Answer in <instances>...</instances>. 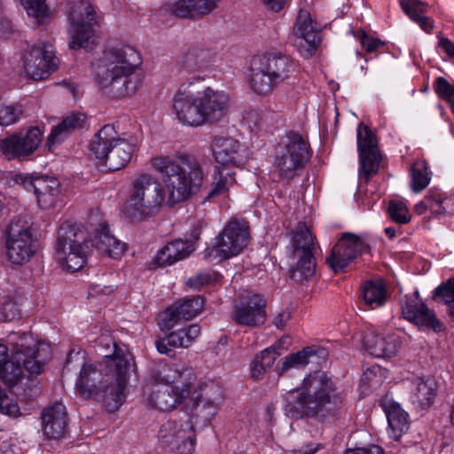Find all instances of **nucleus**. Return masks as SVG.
I'll return each instance as SVG.
<instances>
[{
	"instance_id": "f257e3e1",
	"label": "nucleus",
	"mask_w": 454,
	"mask_h": 454,
	"mask_svg": "<svg viewBox=\"0 0 454 454\" xmlns=\"http://www.w3.org/2000/svg\"><path fill=\"white\" fill-rule=\"evenodd\" d=\"M149 164L161 176L163 184L149 173L138 174L132 179L124 210L133 219L153 216L165 204L173 207L189 199L202 185L201 166L187 154L154 156Z\"/></svg>"
},
{
	"instance_id": "f03ea898",
	"label": "nucleus",
	"mask_w": 454,
	"mask_h": 454,
	"mask_svg": "<svg viewBox=\"0 0 454 454\" xmlns=\"http://www.w3.org/2000/svg\"><path fill=\"white\" fill-rule=\"evenodd\" d=\"M129 358L115 352L106 356L98 363H83L75 380V389L80 396L104 403L114 412L126 400V388L129 380Z\"/></svg>"
},
{
	"instance_id": "7ed1b4c3",
	"label": "nucleus",
	"mask_w": 454,
	"mask_h": 454,
	"mask_svg": "<svg viewBox=\"0 0 454 454\" xmlns=\"http://www.w3.org/2000/svg\"><path fill=\"white\" fill-rule=\"evenodd\" d=\"M283 402L284 411L290 418L323 420L341 407L342 397L327 373L316 371L305 377L299 387L286 393Z\"/></svg>"
},
{
	"instance_id": "20e7f679",
	"label": "nucleus",
	"mask_w": 454,
	"mask_h": 454,
	"mask_svg": "<svg viewBox=\"0 0 454 454\" xmlns=\"http://www.w3.org/2000/svg\"><path fill=\"white\" fill-rule=\"evenodd\" d=\"M200 77L183 84L173 95V111L183 125L197 128L222 121L229 112V95L211 87L199 90Z\"/></svg>"
},
{
	"instance_id": "39448f33",
	"label": "nucleus",
	"mask_w": 454,
	"mask_h": 454,
	"mask_svg": "<svg viewBox=\"0 0 454 454\" xmlns=\"http://www.w3.org/2000/svg\"><path fill=\"white\" fill-rule=\"evenodd\" d=\"M140 64L139 53L130 46L106 51L94 66L95 82L111 98L131 97L143 84Z\"/></svg>"
},
{
	"instance_id": "423d86ee",
	"label": "nucleus",
	"mask_w": 454,
	"mask_h": 454,
	"mask_svg": "<svg viewBox=\"0 0 454 454\" xmlns=\"http://www.w3.org/2000/svg\"><path fill=\"white\" fill-rule=\"evenodd\" d=\"M137 146V139L127 134L120 135L114 125H105L91 139L90 153L111 171L126 167Z\"/></svg>"
},
{
	"instance_id": "0eeeda50",
	"label": "nucleus",
	"mask_w": 454,
	"mask_h": 454,
	"mask_svg": "<svg viewBox=\"0 0 454 454\" xmlns=\"http://www.w3.org/2000/svg\"><path fill=\"white\" fill-rule=\"evenodd\" d=\"M88 248L85 233L80 225L65 222L59 226L55 256L64 270L74 272L81 270L86 263Z\"/></svg>"
},
{
	"instance_id": "6e6552de",
	"label": "nucleus",
	"mask_w": 454,
	"mask_h": 454,
	"mask_svg": "<svg viewBox=\"0 0 454 454\" xmlns=\"http://www.w3.org/2000/svg\"><path fill=\"white\" fill-rule=\"evenodd\" d=\"M309 145L301 136L291 133L279 144L273 163L274 171L282 178L293 179L310 158Z\"/></svg>"
},
{
	"instance_id": "1a4fd4ad",
	"label": "nucleus",
	"mask_w": 454,
	"mask_h": 454,
	"mask_svg": "<svg viewBox=\"0 0 454 454\" xmlns=\"http://www.w3.org/2000/svg\"><path fill=\"white\" fill-rule=\"evenodd\" d=\"M153 380L170 389L173 396L186 407L191 405L194 398H198L195 395L197 377L191 367L184 364L164 365L153 374Z\"/></svg>"
},
{
	"instance_id": "9d476101",
	"label": "nucleus",
	"mask_w": 454,
	"mask_h": 454,
	"mask_svg": "<svg viewBox=\"0 0 454 454\" xmlns=\"http://www.w3.org/2000/svg\"><path fill=\"white\" fill-rule=\"evenodd\" d=\"M248 241L247 224L241 221H231L205 250V257L211 262L234 257L244 250Z\"/></svg>"
},
{
	"instance_id": "9b49d317",
	"label": "nucleus",
	"mask_w": 454,
	"mask_h": 454,
	"mask_svg": "<svg viewBox=\"0 0 454 454\" xmlns=\"http://www.w3.org/2000/svg\"><path fill=\"white\" fill-rule=\"evenodd\" d=\"M31 226L27 216L14 217L10 223L6 232V254L12 262L22 264L34 256L35 246Z\"/></svg>"
},
{
	"instance_id": "f8f14e48",
	"label": "nucleus",
	"mask_w": 454,
	"mask_h": 454,
	"mask_svg": "<svg viewBox=\"0 0 454 454\" xmlns=\"http://www.w3.org/2000/svg\"><path fill=\"white\" fill-rule=\"evenodd\" d=\"M314 239L309 226L304 223H299L293 231L294 256L298 261L292 270L291 278L296 282L308 280L316 273V262L312 253Z\"/></svg>"
},
{
	"instance_id": "ddd939ff",
	"label": "nucleus",
	"mask_w": 454,
	"mask_h": 454,
	"mask_svg": "<svg viewBox=\"0 0 454 454\" xmlns=\"http://www.w3.org/2000/svg\"><path fill=\"white\" fill-rule=\"evenodd\" d=\"M69 46L71 49H87L90 39L94 36V27L97 24L93 6L87 1L74 3L68 10Z\"/></svg>"
},
{
	"instance_id": "4468645a",
	"label": "nucleus",
	"mask_w": 454,
	"mask_h": 454,
	"mask_svg": "<svg viewBox=\"0 0 454 454\" xmlns=\"http://www.w3.org/2000/svg\"><path fill=\"white\" fill-rule=\"evenodd\" d=\"M160 443L178 454H192L196 444V432L189 418L170 419L160 428Z\"/></svg>"
},
{
	"instance_id": "2eb2a0df",
	"label": "nucleus",
	"mask_w": 454,
	"mask_h": 454,
	"mask_svg": "<svg viewBox=\"0 0 454 454\" xmlns=\"http://www.w3.org/2000/svg\"><path fill=\"white\" fill-rule=\"evenodd\" d=\"M9 184L21 185L27 192H32L41 208L53 207L60 193L59 181L51 176H32L23 173H11Z\"/></svg>"
},
{
	"instance_id": "dca6fc26",
	"label": "nucleus",
	"mask_w": 454,
	"mask_h": 454,
	"mask_svg": "<svg viewBox=\"0 0 454 454\" xmlns=\"http://www.w3.org/2000/svg\"><path fill=\"white\" fill-rule=\"evenodd\" d=\"M58 67L53 45L41 43L27 49L23 57V67L27 76L34 80L47 78Z\"/></svg>"
},
{
	"instance_id": "f3484780",
	"label": "nucleus",
	"mask_w": 454,
	"mask_h": 454,
	"mask_svg": "<svg viewBox=\"0 0 454 454\" xmlns=\"http://www.w3.org/2000/svg\"><path fill=\"white\" fill-rule=\"evenodd\" d=\"M357 150L359 154V176L368 182L370 176L378 173L381 155L377 139L371 129L360 123L357 128Z\"/></svg>"
},
{
	"instance_id": "a211bd4d",
	"label": "nucleus",
	"mask_w": 454,
	"mask_h": 454,
	"mask_svg": "<svg viewBox=\"0 0 454 454\" xmlns=\"http://www.w3.org/2000/svg\"><path fill=\"white\" fill-rule=\"evenodd\" d=\"M367 249L368 246L361 237L352 233H345L327 256V264L333 271L338 273Z\"/></svg>"
},
{
	"instance_id": "6ab92c4d",
	"label": "nucleus",
	"mask_w": 454,
	"mask_h": 454,
	"mask_svg": "<svg viewBox=\"0 0 454 454\" xmlns=\"http://www.w3.org/2000/svg\"><path fill=\"white\" fill-rule=\"evenodd\" d=\"M319 25L309 12L301 9L294 25V44L304 58H309L317 50L319 39Z\"/></svg>"
},
{
	"instance_id": "aec40b11",
	"label": "nucleus",
	"mask_w": 454,
	"mask_h": 454,
	"mask_svg": "<svg viewBox=\"0 0 454 454\" xmlns=\"http://www.w3.org/2000/svg\"><path fill=\"white\" fill-rule=\"evenodd\" d=\"M401 309L403 318L419 327L432 329L436 333L443 330L442 323L437 318L434 311L425 304L419 297V291L402 299Z\"/></svg>"
},
{
	"instance_id": "412c9836",
	"label": "nucleus",
	"mask_w": 454,
	"mask_h": 454,
	"mask_svg": "<svg viewBox=\"0 0 454 454\" xmlns=\"http://www.w3.org/2000/svg\"><path fill=\"white\" fill-rule=\"evenodd\" d=\"M212 150L215 161L221 168H242L248 160V149L238 140L231 137H215Z\"/></svg>"
},
{
	"instance_id": "4be33fe9",
	"label": "nucleus",
	"mask_w": 454,
	"mask_h": 454,
	"mask_svg": "<svg viewBox=\"0 0 454 454\" xmlns=\"http://www.w3.org/2000/svg\"><path fill=\"white\" fill-rule=\"evenodd\" d=\"M42 138V130L38 127H32L26 133L0 139V152L8 159L26 157L39 147Z\"/></svg>"
},
{
	"instance_id": "5701e85b",
	"label": "nucleus",
	"mask_w": 454,
	"mask_h": 454,
	"mask_svg": "<svg viewBox=\"0 0 454 454\" xmlns=\"http://www.w3.org/2000/svg\"><path fill=\"white\" fill-rule=\"evenodd\" d=\"M204 306V300L200 296L184 299L179 304L169 307L159 315V325L161 330L168 331L181 324L198 316Z\"/></svg>"
},
{
	"instance_id": "b1692460",
	"label": "nucleus",
	"mask_w": 454,
	"mask_h": 454,
	"mask_svg": "<svg viewBox=\"0 0 454 454\" xmlns=\"http://www.w3.org/2000/svg\"><path fill=\"white\" fill-rule=\"evenodd\" d=\"M266 302L259 294L244 298L236 305L232 318L242 326L257 327L263 325L267 318Z\"/></svg>"
},
{
	"instance_id": "393cba45",
	"label": "nucleus",
	"mask_w": 454,
	"mask_h": 454,
	"mask_svg": "<svg viewBox=\"0 0 454 454\" xmlns=\"http://www.w3.org/2000/svg\"><path fill=\"white\" fill-rule=\"evenodd\" d=\"M400 337L395 333H377L368 331L363 338L364 348L377 357L395 356L401 347Z\"/></svg>"
},
{
	"instance_id": "a878e982",
	"label": "nucleus",
	"mask_w": 454,
	"mask_h": 454,
	"mask_svg": "<svg viewBox=\"0 0 454 454\" xmlns=\"http://www.w3.org/2000/svg\"><path fill=\"white\" fill-rule=\"evenodd\" d=\"M200 326L197 324H191L182 328L176 329L169 333L165 339L156 341L157 350L160 354L172 356L173 348H188L200 334Z\"/></svg>"
},
{
	"instance_id": "bb28decb",
	"label": "nucleus",
	"mask_w": 454,
	"mask_h": 454,
	"mask_svg": "<svg viewBox=\"0 0 454 454\" xmlns=\"http://www.w3.org/2000/svg\"><path fill=\"white\" fill-rule=\"evenodd\" d=\"M43 434L50 439H59L66 432L67 413L61 403L46 408L42 416Z\"/></svg>"
},
{
	"instance_id": "cd10ccee",
	"label": "nucleus",
	"mask_w": 454,
	"mask_h": 454,
	"mask_svg": "<svg viewBox=\"0 0 454 454\" xmlns=\"http://www.w3.org/2000/svg\"><path fill=\"white\" fill-rule=\"evenodd\" d=\"M194 250V244L189 240L176 239L160 249L153 258L155 267L170 266L188 257Z\"/></svg>"
},
{
	"instance_id": "c85d7f7f",
	"label": "nucleus",
	"mask_w": 454,
	"mask_h": 454,
	"mask_svg": "<svg viewBox=\"0 0 454 454\" xmlns=\"http://www.w3.org/2000/svg\"><path fill=\"white\" fill-rule=\"evenodd\" d=\"M256 60L277 83L289 78L294 72V64L286 56L277 53L263 55Z\"/></svg>"
},
{
	"instance_id": "c756f323",
	"label": "nucleus",
	"mask_w": 454,
	"mask_h": 454,
	"mask_svg": "<svg viewBox=\"0 0 454 454\" xmlns=\"http://www.w3.org/2000/svg\"><path fill=\"white\" fill-rule=\"evenodd\" d=\"M145 394L147 396L148 404L160 411H168L182 405L176 396H173L171 390L161 383L154 382L153 376L145 387Z\"/></svg>"
},
{
	"instance_id": "7c9ffc66",
	"label": "nucleus",
	"mask_w": 454,
	"mask_h": 454,
	"mask_svg": "<svg viewBox=\"0 0 454 454\" xmlns=\"http://www.w3.org/2000/svg\"><path fill=\"white\" fill-rule=\"evenodd\" d=\"M437 395V384L432 377L416 378L411 383V401L419 408L433 404Z\"/></svg>"
},
{
	"instance_id": "2f4dec72",
	"label": "nucleus",
	"mask_w": 454,
	"mask_h": 454,
	"mask_svg": "<svg viewBox=\"0 0 454 454\" xmlns=\"http://www.w3.org/2000/svg\"><path fill=\"white\" fill-rule=\"evenodd\" d=\"M86 122V115L82 113H72L67 115L57 126L53 127L49 137L47 145L51 147L63 142L76 129H82Z\"/></svg>"
},
{
	"instance_id": "473e14b6",
	"label": "nucleus",
	"mask_w": 454,
	"mask_h": 454,
	"mask_svg": "<svg viewBox=\"0 0 454 454\" xmlns=\"http://www.w3.org/2000/svg\"><path fill=\"white\" fill-rule=\"evenodd\" d=\"M218 0H179L174 6V13L183 19L195 18L211 12Z\"/></svg>"
},
{
	"instance_id": "72a5a7b5",
	"label": "nucleus",
	"mask_w": 454,
	"mask_h": 454,
	"mask_svg": "<svg viewBox=\"0 0 454 454\" xmlns=\"http://www.w3.org/2000/svg\"><path fill=\"white\" fill-rule=\"evenodd\" d=\"M385 412L388 422V434L394 440L398 441L409 428V415L396 403L386 405Z\"/></svg>"
},
{
	"instance_id": "f704fd0d",
	"label": "nucleus",
	"mask_w": 454,
	"mask_h": 454,
	"mask_svg": "<svg viewBox=\"0 0 454 454\" xmlns=\"http://www.w3.org/2000/svg\"><path fill=\"white\" fill-rule=\"evenodd\" d=\"M94 245L99 252L114 259L121 257L127 248L125 243L110 233L108 227H103L97 232Z\"/></svg>"
},
{
	"instance_id": "c9c22d12",
	"label": "nucleus",
	"mask_w": 454,
	"mask_h": 454,
	"mask_svg": "<svg viewBox=\"0 0 454 454\" xmlns=\"http://www.w3.org/2000/svg\"><path fill=\"white\" fill-rule=\"evenodd\" d=\"M403 12L417 23L426 33H429L434 27V21L425 13L427 11V4L420 0H400Z\"/></svg>"
},
{
	"instance_id": "e433bc0d",
	"label": "nucleus",
	"mask_w": 454,
	"mask_h": 454,
	"mask_svg": "<svg viewBox=\"0 0 454 454\" xmlns=\"http://www.w3.org/2000/svg\"><path fill=\"white\" fill-rule=\"evenodd\" d=\"M234 176L235 173L231 169L216 166L207 198L227 197L230 189L236 184Z\"/></svg>"
},
{
	"instance_id": "4c0bfd02",
	"label": "nucleus",
	"mask_w": 454,
	"mask_h": 454,
	"mask_svg": "<svg viewBox=\"0 0 454 454\" xmlns=\"http://www.w3.org/2000/svg\"><path fill=\"white\" fill-rule=\"evenodd\" d=\"M249 84L251 89L259 95L269 93L277 84L274 79L265 72L262 65L254 59L250 68Z\"/></svg>"
},
{
	"instance_id": "58836bf2",
	"label": "nucleus",
	"mask_w": 454,
	"mask_h": 454,
	"mask_svg": "<svg viewBox=\"0 0 454 454\" xmlns=\"http://www.w3.org/2000/svg\"><path fill=\"white\" fill-rule=\"evenodd\" d=\"M362 296L369 309L380 308L387 301L386 286L380 280L367 281L362 286Z\"/></svg>"
},
{
	"instance_id": "ea45409f",
	"label": "nucleus",
	"mask_w": 454,
	"mask_h": 454,
	"mask_svg": "<svg viewBox=\"0 0 454 454\" xmlns=\"http://www.w3.org/2000/svg\"><path fill=\"white\" fill-rule=\"evenodd\" d=\"M198 398H194L191 405L193 407L200 403L216 408L223 399L222 388L214 381L205 383L200 387L196 386V394Z\"/></svg>"
},
{
	"instance_id": "a19ab883",
	"label": "nucleus",
	"mask_w": 454,
	"mask_h": 454,
	"mask_svg": "<svg viewBox=\"0 0 454 454\" xmlns=\"http://www.w3.org/2000/svg\"><path fill=\"white\" fill-rule=\"evenodd\" d=\"M319 349L315 347H306L301 351L287 356L281 365L280 373H285L290 369H298L307 365L310 357L317 355Z\"/></svg>"
},
{
	"instance_id": "79ce46f5",
	"label": "nucleus",
	"mask_w": 454,
	"mask_h": 454,
	"mask_svg": "<svg viewBox=\"0 0 454 454\" xmlns=\"http://www.w3.org/2000/svg\"><path fill=\"white\" fill-rule=\"evenodd\" d=\"M411 184L412 191L416 193L422 192L430 183L431 173L424 160L415 161L411 166Z\"/></svg>"
},
{
	"instance_id": "37998d69",
	"label": "nucleus",
	"mask_w": 454,
	"mask_h": 454,
	"mask_svg": "<svg viewBox=\"0 0 454 454\" xmlns=\"http://www.w3.org/2000/svg\"><path fill=\"white\" fill-rule=\"evenodd\" d=\"M433 194L436 197L434 200L433 214L435 215H454V192L448 193L440 191L439 189L433 188Z\"/></svg>"
},
{
	"instance_id": "c03bdc74",
	"label": "nucleus",
	"mask_w": 454,
	"mask_h": 454,
	"mask_svg": "<svg viewBox=\"0 0 454 454\" xmlns=\"http://www.w3.org/2000/svg\"><path fill=\"white\" fill-rule=\"evenodd\" d=\"M433 300L445 305L454 303V277L443 281L434 290Z\"/></svg>"
},
{
	"instance_id": "a18cd8bd",
	"label": "nucleus",
	"mask_w": 454,
	"mask_h": 454,
	"mask_svg": "<svg viewBox=\"0 0 454 454\" xmlns=\"http://www.w3.org/2000/svg\"><path fill=\"white\" fill-rule=\"evenodd\" d=\"M21 2L27 15L33 17L38 24L49 17L50 11L45 0H21Z\"/></svg>"
},
{
	"instance_id": "49530a36",
	"label": "nucleus",
	"mask_w": 454,
	"mask_h": 454,
	"mask_svg": "<svg viewBox=\"0 0 454 454\" xmlns=\"http://www.w3.org/2000/svg\"><path fill=\"white\" fill-rule=\"evenodd\" d=\"M386 379V370L375 365L364 372L361 381L369 388L377 389Z\"/></svg>"
},
{
	"instance_id": "de8ad7c7",
	"label": "nucleus",
	"mask_w": 454,
	"mask_h": 454,
	"mask_svg": "<svg viewBox=\"0 0 454 454\" xmlns=\"http://www.w3.org/2000/svg\"><path fill=\"white\" fill-rule=\"evenodd\" d=\"M387 213L395 223L405 224L410 222L411 215L406 205L402 201L391 200L388 203Z\"/></svg>"
},
{
	"instance_id": "09e8293b",
	"label": "nucleus",
	"mask_w": 454,
	"mask_h": 454,
	"mask_svg": "<svg viewBox=\"0 0 454 454\" xmlns=\"http://www.w3.org/2000/svg\"><path fill=\"white\" fill-rule=\"evenodd\" d=\"M434 90L437 96L445 100L454 114V84L450 83L443 77L435 80Z\"/></svg>"
},
{
	"instance_id": "8fccbe9b",
	"label": "nucleus",
	"mask_w": 454,
	"mask_h": 454,
	"mask_svg": "<svg viewBox=\"0 0 454 454\" xmlns=\"http://www.w3.org/2000/svg\"><path fill=\"white\" fill-rule=\"evenodd\" d=\"M22 114V110L20 106L12 105H1L0 106V125L9 126L19 121Z\"/></svg>"
},
{
	"instance_id": "3c124183",
	"label": "nucleus",
	"mask_w": 454,
	"mask_h": 454,
	"mask_svg": "<svg viewBox=\"0 0 454 454\" xmlns=\"http://www.w3.org/2000/svg\"><path fill=\"white\" fill-rule=\"evenodd\" d=\"M0 310L4 320H13L18 313V306L16 301L12 295H5L0 300Z\"/></svg>"
},
{
	"instance_id": "603ef678",
	"label": "nucleus",
	"mask_w": 454,
	"mask_h": 454,
	"mask_svg": "<svg viewBox=\"0 0 454 454\" xmlns=\"http://www.w3.org/2000/svg\"><path fill=\"white\" fill-rule=\"evenodd\" d=\"M244 121L249 126V128L253 130L255 129H262L264 126V122L266 121V116L262 113V111L258 109H253L246 112L244 115Z\"/></svg>"
},
{
	"instance_id": "864d4df0",
	"label": "nucleus",
	"mask_w": 454,
	"mask_h": 454,
	"mask_svg": "<svg viewBox=\"0 0 454 454\" xmlns=\"http://www.w3.org/2000/svg\"><path fill=\"white\" fill-rule=\"evenodd\" d=\"M0 411L11 417L20 415L18 404L0 391Z\"/></svg>"
},
{
	"instance_id": "5fc2aeb1",
	"label": "nucleus",
	"mask_w": 454,
	"mask_h": 454,
	"mask_svg": "<svg viewBox=\"0 0 454 454\" xmlns=\"http://www.w3.org/2000/svg\"><path fill=\"white\" fill-rule=\"evenodd\" d=\"M280 355L281 351H276L275 348H266L255 356L261 360L264 367L270 370L273 366L277 357Z\"/></svg>"
},
{
	"instance_id": "6e6d98bb",
	"label": "nucleus",
	"mask_w": 454,
	"mask_h": 454,
	"mask_svg": "<svg viewBox=\"0 0 454 454\" xmlns=\"http://www.w3.org/2000/svg\"><path fill=\"white\" fill-rule=\"evenodd\" d=\"M436 197L433 194V190L430 189L427 195L425 196L424 200L418 202L415 207L414 210L419 215H423L427 210H430V212L433 214V207H434V200Z\"/></svg>"
},
{
	"instance_id": "4d7b16f0",
	"label": "nucleus",
	"mask_w": 454,
	"mask_h": 454,
	"mask_svg": "<svg viewBox=\"0 0 454 454\" xmlns=\"http://www.w3.org/2000/svg\"><path fill=\"white\" fill-rule=\"evenodd\" d=\"M358 39L362 47L368 52L374 51L382 45L380 40L369 36L364 32L358 35Z\"/></svg>"
},
{
	"instance_id": "13d9d810",
	"label": "nucleus",
	"mask_w": 454,
	"mask_h": 454,
	"mask_svg": "<svg viewBox=\"0 0 454 454\" xmlns=\"http://www.w3.org/2000/svg\"><path fill=\"white\" fill-rule=\"evenodd\" d=\"M268 369L264 367L261 360L255 356L251 363V377L256 380H262Z\"/></svg>"
},
{
	"instance_id": "bf43d9fd",
	"label": "nucleus",
	"mask_w": 454,
	"mask_h": 454,
	"mask_svg": "<svg viewBox=\"0 0 454 454\" xmlns=\"http://www.w3.org/2000/svg\"><path fill=\"white\" fill-rule=\"evenodd\" d=\"M438 47L450 58L454 59V43L452 41L446 37L439 36Z\"/></svg>"
},
{
	"instance_id": "052dcab7",
	"label": "nucleus",
	"mask_w": 454,
	"mask_h": 454,
	"mask_svg": "<svg viewBox=\"0 0 454 454\" xmlns=\"http://www.w3.org/2000/svg\"><path fill=\"white\" fill-rule=\"evenodd\" d=\"M344 454H383V450L380 446L372 445L370 448L347 450Z\"/></svg>"
},
{
	"instance_id": "680f3d73",
	"label": "nucleus",
	"mask_w": 454,
	"mask_h": 454,
	"mask_svg": "<svg viewBox=\"0 0 454 454\" xmlns=\"http://www.w3.org/2000/svg\"><path fill=\"white\" fill-rule=\"evenodd\" d=\"M290 318V312L288 310H282L274 317L273 324L277 328L282 329L286 326Z\"/></svg>"
},
{
	"instance_id": "e2e57ef3",
	"label": "nucleus",
	"mask_w": 454,
	"mask_h": 454,
	"mask_svg": "<svg viewBox=\"0 0 454 454\" xmlns=\"http://www.w3.org/2000/svg\"><path fill=\"white\" fill-rule=\"evenodd\" d=\"M292 340L290 336H283L278 340V341L270 348H275L276 351H281V355L284 351L287 350L288 348L291 346Z\"/></svg>"
},
{
	"instance_id": "0e129e2a",
	"label": "nucleus",
	"mask_w": 454,
	"mask_h": 454,
	"mask_svg": "<svg viewBox=\"0 0 454 454\" xmlns=\"http://www.w3.org/2000/svg\"><path fill=\"white\" fill-rule=\"evenodd\" d=\"M215 279V277L214 274H211L209 272H203L197 275V283L198 285H206L208 284Z\"/></svg>"
},
{
	"instance_id": "69168bd1",
	"label": "nucleus",
	"mask_w": 454,
	"mask_h": 454,
	"mask_svg": "<svg viewBox=\"0 0 454 454\" xmlns=\"http://www.w3.org/2000/svg\"><path fill=\"white\" fill-rule=\"evenodd\" d=\"M269 8L279 11L284 6L286 0H261Z\"/></svg>"
},
{
	"instance_id": "338daca9",
	"label": "nucleus",
	"mask_w": 454,
	"mask_h": 454,
	"mask_svg": "<svg viewBox=\"0 0 454 454\" xmlns=\"http://www.w3.org/2000/svg\"><path fill=\"white\" fill-rule=\"evenodd\" d=\"M83 359H84V356L80 352H77V353L71 352L68 355V357H67V364H66L65 367L67 368L68 365L70 364H72L73 362H76V363L82 362Z\"/></svg>"
},
{
	"instance_id": "774afa93",
	"label": "nucleus",
	"mask_w": 454,
	"mask_h": 454,
	"mask_svg": "<svg viewBox=\"0 0 454 454\" xmlns=\"http://www.w3.org/2000/svg\"><path fill=\"white\" fill-rule=\"evenodd\" d=\"M192 60H193V55L192 54H189L186 56L185 58V60H184V66L187 69L189 70H194V69H197L200 67V66L197 64V63H192Z\"/></svg>"
}]
</instances>
